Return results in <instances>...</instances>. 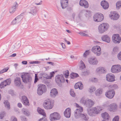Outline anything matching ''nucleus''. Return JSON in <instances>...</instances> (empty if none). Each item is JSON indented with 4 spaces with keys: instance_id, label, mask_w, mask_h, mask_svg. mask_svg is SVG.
I'll list each match as a JSON object with an SVG mask.
<instances>
[{
    "instance_id": "obj_4",
    "label": "nucleus",
    "mask_w": 121,
    "mask_h": 121,
    "mask_svg": "<svg viewBox=\"0 0 121 121\" xmlns=\"http://www.w3.org/2000/svg\"><path fill=\"white\" fill-rule=\"evenodd\" d=\"M21 77L23 82H24L27 83L31 81V78L30 75L27 73L21 74Z\"/></svg>"
},
{
    "instance_id": "obj_21",
    "label": "nucleus",
    "mask_w": 121,
    "mask_h": 121,
    "mask_svg": "<svg viewBox=\"0 0 121 121\" xmlns=\"http://www.w3.org/2000/svg\"><path fill=\"white\" fill-rule=\"evenodd\" d=\"M117 105L115 103L110 104L108 107V109L110 111H114L116 109Z\"/></svg>"
},
{
    "instance_id": "obj_55",
    "label": "nucleus",
    "mask_w": 121,
    "mask_h": 121,
    "mask_svg": "<svg viewBox=\"0 0 121 121\" xmlns=\"http://www.w3.org/2000/svg\"><path fill=\"white\" fill-rule=\"evenodd\" d=\"M64 74L65 75V77L67 78L69 76V71L67 70H66Z\"/></svg>"
},
{
    "instance_id": "obj_56",
    "label": "nucleus",
    "mask_w": 121,
    "mask_h": 121,
    "mask_svg": "<svg viewBox=\"0 0 121 121\" xmlns=\"http://www.w3.org/2000/svg\"><path fill=\"white\" fill-rule=\"evenodd\" d=\"M79 34L81 36H87V34L82 32H79Z\"/></svg>"
},
{
    "instance_id": "obj_6",
    "label": "nucleus",
    "mask_w": 121,
    "mask_h": 121,
    "mask_svg": "<svg viewBox=\"0 0 121 121\" xmlns=\"http://www.w3.org/2000/svg\"><path fill=\"white\" fill-rule=\"evenodd\" d=\"M47 91L46 86L42 84L38 85L37 90V93L39 95H41L43 93Z\"/></svg>"
},
{
    "instance_id": "obj_25",
    "label": "nucleus",
    "mask_w": 121,
    "mask_h": 121,
    "mask_svg": "<svg viewBox=\"0 0 121 121\" xmlns=\"http://www.w3.org/2000/svg\"><path fill=\"white\" fill-rule=\"evenodd\" d=\"M101 4L103 8L104 9H107L109 6L108 3L105 0L102 1L101 2Z\"/></svg>"
},
{
    "instance_id": "obj_59",
    "label": "nucleus",
    "mask_w": 121,
    "mask_h": 121,
    "mask_svg": "<svg viewBox=\"0 0 121 121\" xmlns=\"http://www.w3.org/2000/svg\"><path fill=\"white\" fill-rule=\"evenodd\" d=\"M79 82L76 83L74 86L75 88L76 89L78 88L79 87Z\"/></svg>"
},
{
    "instance_id": "obj_52",
    "label": "nucleus",
    "mask_w": 121,
    "mask_h": 121,
    "mask_svg": "<svg viewBox=\"0 0 121 121\" xmlns=\"http://www.w3.org/2000/svg\"><path fill=\"white\" fill-rule=\"evenodd\" d=\"M5 113L4 112H3L0 114V119H2L3 118V117L5 116Z\"/></svg>"
},
{
    "instance_id": "obj_3",
    "label": "nucleus",
    "mask_w": 121,
    "mask_h": 121,
    "mask_svg": "<svg viewBox=\"0 0 121 121\" xmlns=\"http://www.w3.org/2000/svg\"><path fill=\"white\" fill-rule=\"evenodd\" d=\"M55 81L58 85L60 86H62V83L64 82V78L63 75H57L55 77Z\"/></svg>"
},
{
    "instance_id": "obj_49",
    "label": "nucleus",
    "mask_w": 121,
    "mask_h": 121,
    "mask_svg": "<svg viewBox=\"0 0 121 121\" xmlns=\"http://www.w3.org/2000/svg\"><path fill=\"white\" fill-rule=\"evenodd\" d=\"M89 51L88 50L86 51L83 54V56L84 57H86V56L89 55Z\"/></svg>"
},
{
    "instance_id": "obj_23",
    "label": "nucleus",
    "mask_w": 121,
    "mask_h": 121,
    "mask_svg": "<svg viewBox=\"0 0 121 121\" xmlns=\"http://www.w3.org/2000/svg\"><path fill=\"white\" fill-rule=\"evenodd\" d=\"M21 43L20 41H18L13 45L11 48L12 51H14L18 49L20 47Z\"/></svg>"
},
{
    "instance_id": "obj_19",
    "label": "nucleus",
    "mask_w": 121,
    "mask_h": 121,
    "mask_svg": "<svg viewBox=\"0 0 121 121\" xmlns=\"http://www.w3.org/2000/svg\"><path fill=\"white\" fill-rule=\"evenodd\" d=\"M79 4L80 5L85 8H88L89 6L88 2L85 0H81L79 2Z\"/></svg>"
},
{
    "instance_id": "obj_13",
    "label": "nucleus",
    "mask_w": 121,
    "mask_h": 121,
    "mask_svg": "<svg viewBox=\"0 0 121 121\" xmlns=\"http://www.w3.org/2000/svg\"><path fill=\"white\" fill-rule=\"evenodd\" d=\"M115 92L113 89L110 90L106 92L105 95L106 97L109 99H112L114 96Z\"/></svg>"
},
{
    "instance_id": "obj_36",
    "label": "nucleus",
    "mask_w": 121,
    "mask_h": 121,
    "mask_svg": "<svg viewBox=\"0 0 121 121\" xmlns=\"http://www.w3.org/2000/svg\"><path fill=\"white\" fill-rule=\"evenodd\" d=\"M5 106L6 108H7L8 109L10 108V104L9 102L7 100L5 101L4 102Z\"/></svg>"
},
{
    "instance_id": "obj_33",
    "label": "nucleus",
    "mask_w": 121,
    "mask_h": 121,
    "mask_svg": "<svg viewBox=\"0 0 121 121\" xmlns=\"http://www.w3.org/2000/svg\"><path fill=\"white\" fill-rule=\"evenodd\" d=\"M101 116L103 118L105 119L107 121L109 120V116L108 113L107 112H105L102 113L101 114Z\"/></svg>"
},
{
    "instance_id": "obj_18",
    "label": "nucleus",
    "mask_w": 121,
    "mask_h": 121,
    "mask_svg": "<svg viewBox=\"0 0 121 121\" xmlns=\"http://www.w3.org/2000/svg\"><path fill=\"white\" fill-rule=\"evenodd\" d=\"M68 0H60L61 6L63 9L65 8L68 6Z\"/></svg>"
},
{
    "instance_id": "obj_50",
    "label": "nucleus",
    "mask_w": 121,
    "mask_h": 121,
    "mask_svg": "<svg viewBox=\"0 0 121 121\" xmlns=\"http://www.w3.org/2000/svg\"><path fill=\"white\" fill-rule=\"evenodd\" d=\"M79 89L80 90H82L83 88V85L81 82H79Z\"/></svg>"
},
{
    "instance_id": "obj_47",
    "label": "nucleus",
    "mask_w": 121,
    "mask_h": 121,
    "mask_svg": "<svg viewBox=\"0 0 121 121\" xmlns=\"http://www.w3.org/2000/svg\"><path fill=\"white\" fill-rule=\"evenodd\" d=\"M70 95L72 96L73 97H74L75 96V94L72 90H70Z\"/></svg>"
},
{
    "instance_id": "obj_38",
    "label": "nucleus",
    "mask_w": 121,
    "mask_h": 121,
    "mask_svg": "<svg viewBox=\"0 0 121 121\" xmlns=\"http://www.w3.org/2000/svg\"><path fill=\"white\" fill-rule=\"evenodd\" d=\"M81 65L79 69L81 70L86 67L85 65L84 64L83 61L82 60H81L80 61Z\"/></svg>"
},
{
    "instance_id": "obj_41",
    "label": "nucleus",
    "mask_w": 121,
    "mask_h": 121,
    "mask_svg": "<svg viewBox=\"0 0 121 121\" xmlns=\"http://www.w3.org/2000/svg\"><path fill=\"white\" fill-rule=\"evenodd\" d=\"M87 99H86L84 98H82L80 100V102L81 103L85 105L86 104Z\"/></svg>"
},
{
    "instance_id": "obj_1",
    "label": "nucleus",
    "mask_w": 121,
    "mask_h": 121,
    "mask_svg": "<svg viewBox=\"0 0 121 121\" xmlns=\"http://www.w3.org/2000/svg\"><path fill=\"white\" fill-rule=\"evenodd\" d=\"M77 108L74 111V116L76 119H79L80 118L85 120L87 121L88 119V117L86 114H82L81 113L83 111V108L82 107L79 106L78 105Z\"/></svg>"
},
{
    "instance_id": "obj_53",
    "label": "nucleus",
    "mask_w": 121,
    "mask_h": 121,
    "mask_svg": "<svg viewBox=\"0 0 121 121\" xmlns=\"http://www.w3.org/2000/svg\"><path fill=\"white\" fill-rule=\"evenodd\" d=\"M119 118L118 116H116L113 119L112 121H119Z\"/></svg>"
},
{
    "instance_id": "obj_7",
    "label": "nucleus",
    "mask_w": 121,
    "mask_h": 121,
    "mask_svg": "<svg viewBox=\"0 0 121 121\" xmlns=\"http://www.w3.org/2000/svg\"><path fill=\"white\" fill-rule=\"evenodd\" d=\"M94 21L99 22L103 20L104 18L103 15L102 13H98L95 14L93 17Z\"/></svg>"
},
{
    "instance_id": "obj_43",
    "label": "nucleus",
    "mask_w": 121,
    "mask_h": 121,
    "mask_svg": "<svg viewBox=\"0 0 121 121\" xmlns=\"http://www.w3.org/2000/svg\"><path fill=\"white\" fill-rule=\"evenodd\" d=\"M16 10L15 8L12 7L9 9V13H13L15 12Z\"/></svg>"
},
{
    "instance_id": "obj_24",
    "label": "nucleus",
    "mask_w": 121,
    "mask_h": 121,
    "mask_svg": "<svg viewBox=\"0 0 121 121\" xmlns=\"http://www.w3.org/2000/svg\"><path fill=\"white\" fill-rule=\"evenodd\" d=\"M15 85L17 87H19L21 85V79L19 77H17L15 78L14 81Z\"/></svg>"
},
{
    "instance_id": "obj_62",
    "label": "nucleus",
    "mask_w": 121,
    "mask_h": 121,
    "mask_svg": "<svg viewBox=\"0 0 121 121\" xmlns=\"http://www.w3.org/2000/svg\"><path fill=\"white\" fill-rule=\"evenodd\" d=\"M11 119V120H12V121H17V119L16 117H12Z\"/></svg>"
},
{
    "instance_id": "obj_58",
    "label": "nucleus",
    "mask_w": 121,
    "mask_h": 121,
    "mask_svg": "<svg viewBox=\"0 0 121 121\" xmlns=\"http://www.w3.org/2000/svg\"><path fill=\"white\" fill-rule=\"evenodd\" d=\"M18 5L17 2H15L13 5V6L12 7L16 9V7L18 6Z\"/></svg>"
},
{
    "instance_id": "obj_40",
    "label": "nucleus",
    "mask_w": 121,
    "mask_h": 121,
    "mask_svg": "<svg viewBox=\"0 0 121 121\" xmlns=\"http://www.w3.org/2000/svg\"><path fill=\"white\" fill-rule=\"evenodd\" d=\"M70 77L71 78H74L78 76V74L76 73H72L70 74Z\"/></svg>"
},
{
    "instance_id": "obj_20",
    "label": "nucleus",
    "mask_w": 121,
    "mask_h": 121,
    "mask_svg": "<svg viewBox=\"0 0 121 121\" xmlns=\"http://www.w3.org/2000/svg\"><path fill=\"white\" fill-rule=\"evenodd\" d=\"M96 72L99 73H105L106 72V70L104 68L100 67L97 68L96 70Z\"/></svg>"
},
{
    "instance_id": "obj_46",
    "label": "nucleus",
    "mask_w": 121,
    "mask_h": 121,
    "mask_svg": "<svg viewBox=\"0 0 121 121\" xmlns=\"http://www.w3.org/2000/svg\"><path fill=\"white\" fill-rule=\"evenodd\" d=\"M95 90V88L94 86H92L89 89V92L90 93H91Z\"/></svg>"
},
{
    "instance_id": "obj_54",
    "label": "nucleus",
    "mask_w": 121,
    "mask_h": 121,
    "mask_svg": "<svg viewBox=\"0 0 121 121\" xmlns=\"http://www.w3.org/2000/svg\"><path fill=\"white\" fill-rule=\"evenodd\" d=\"M38 80V77L37 76V74H35V79L34 80V83H36L37 81Z\"/></svg>"
},
{
    "instance_id": "obj_27",
    "label": "nucleus",
    "mask_w": 121,
    "mask_h": 121,
    "mask_svg": "<svg viewBox=\"0 0 121 121\" xmlns=\"http://www.w3.org/2000/svg\"><path fill=\"white\" fill-rule=\"evenodd\" d=\"M58 91L57 89L55 88L52 89L51 91L50 95L51 97H55L58 94Z\"/></svg>"
},
{
    "instance_id": "obj_48",
    "label": "nucleus",
    "mask_w": 121,
    "mask_h": 121,
    "mask_svg": "<svg viewBox=\"0 0 121 121\" xmlns=\"http://www.w3.org/2000/svg\"><path fill=\"white\" fill-rule=\"evenodd\" d=\"M118 51V48L117 47H115L113 49V52L114 53H116Z\"/></svg>"
},
{
    "instance_id": "obj_63",
    "label": "nucleus",
    "mask_w": 121,
    "mask_h": 121,
    "mask_svg": "<svg viewBox=\"0 0 121 121\" xmlns=\"http://www.w3.org/2000/svg\"><path fill=\"white\" fill-rule=\"evenodd\" d=\"M38 121H47L45 118H42L40 119Z\"/></svg>"
},
{
    "instance_id": "obj_51",
    "label": "nucleus",
    "mask_w": 121,
    "mask_h": 121,
    "mask_svg": "<svg viewBox=\"0 0 121 121\" xmlns=\"http://www.w3.org/2000/svg\"><path fill=\"white\" fill-rule=\"evenodd\" d=\"M109 87H112L113 89H116L117 88L118 86L114 84L112 86V85L109 86Z\"/></svg>"
},
{
    "instance_id": "obj_34",
    "label": "nucleus",
    "mask_w": 121,
    "mask_h": 121,
    "mask_svg": "<svg viewBox=\"0 0 121 121\" xmlns=\"http://www.w3.org/2000/svg\"><path fill=\"white\" fill-rule=\"evenodd\" d=\"M103 90L102 89L99 88L95 92V94L97 96H99L102 94Z\"/></svg>"
},
{
    "instance_id": "obj_26",
    "label": "nucleus",
    "mask_w": 121,
    "mask_h": 121,
    "mask_svg": "<svg viewBox=\"0 0 121 121\" xmlns=\"http://www.w3.org/2000/svg\"><path fill=\"white\" fill-rule=\"evenodd\" d=\"M94 104V102L91 99H87L85 105L87 107L90 108L93 106Z\"/></svg>"
},
{
    "instance_id": "obj_37",
    "label": "nucleus",
    "mask_w": 121,
    "mask_h": 121,
    "mask_svg": "<svg viewBox=\"0 0 121 121\" xmlns=\"http://www.w3.org/2000/svg\"><path fill=\"white\" fill-rule=\"evenodd\" d=\"M22 112L23 114L26 116H29L30 115V113L26 109L23 108L22 109Z\"/></svg>"
},
{
    "instance_id": "obj_8",
    "label": "nucleus",
    "mask_w": 121,
    "mask_h": 121,
    "mask_svg": "<svg viewBox=\"0 0 121 121\" xmlns=\"http://www.w3.org/2000/svg\"><path fill=\"white\" fill-rule=\"evenodd\" d=\"M60 116L59 113L54 112L50 114L49 119L51 121H55L60 120Z\"/></svg>"
},
{
    "instance_id": "obj_29",
    "label": "nucleus",
    "mask_w": 121,
    "mask_h": 121,
    "mask_svg": "<svg viewBox=\"0 0 121 121\" xmlns=\"http://www.w3.org/2000/svg\"><path fill=\"white\" fill-rule=\"evenodd\" d=\"M102 40L107 43H109L110 42V38L107 35H103L101 37Z\"/></svg>"
},
{
    "instance_id": "obj_16",
    "label": "nucleus",
    "mask_w": 121,
    "mask_h": 121,
    "mask_svg": "<svg viewBox=\"0 0 121 121\" xmlns=\"http://www.w3.org/2000/svg\"><path fill=\"white\" fill-rule=\"evenodd\" d=\"M107 81L110 82H112L115 81V77L114 75L112 74H108L106 76Z\"/></svg>"
},
{
    "instance_id": "obj_17",
    "label": "nucleus",
    "mask_w": 121,
    "mask_h": 121,
    "mask_svg": "<svg viewBox=\"0 0 121 121\" xmlns=\"http://www.w3.org/2000/svg\"><path fill=\"white\" fill-rule=\"evenodd\" d=\"M109 16L112 19L114 20H117L119 17V15L114 12H111Z\"/></svg>"
},
{
    "instance_id": "obj_35",
    "label": "nucleus",
    "mask_w": 121,
    "mask_h": 121,
    "mask_svg": "<svg viewBox=\"0 0 121 121\" xmlns=\"http://www.w3.org/2000/svg\"><path fill=\"white\" fill-rule=\"evenodd\" d=\"M37 111L40 114L45 116L46 115L44 111L42 109L40 108H38L37 109Z\"/></svg>"
},
{
    "instance_id": "obj_5",
    "label": "nucleus",
    "mask_w": 121,
    "mask_h": 121,
    "mask_svg": "<svg viewBox=\"0 0 121 121\" xmlns=\"http://www.w3.org/2000/svg\"><path fill=\"white\" fill-rule=\"evenodd\" d=\"M43 105L45 109H50L52 108L54 105V104L51 102L50 99H48L44 101Z\"/></svg>"
},
{
    "instance_id": "obj_11",
    "label": "nucleus",
    "mask_w": 121,
    "mask_h": 121,
    "mask_svg": "<svg viewBox=\"0 0 121 121\" xmlns=\"http://www.w3.org/2000/svg\"><path fill=\"white\" fill-rule=\"evenodd\" d=\"M11 80L10 78L3 81L2 82L0 85V88L1 89L4 88L7 85H9L11 82Z\"/></svg>"
},
{
    "instance_id": "obj_42",
    "label": "nucleus",
    "mask_w": 121,
    "mask_h": 121,
    "mask_svg": "<svg viewBox=\"0 0 121 121\" xmlns=\"http://www.w3.org/2000/svg\"><path fill=\"white\" fill-rule=\"evenodd\" d=\"M9 68L7 67L1 70L0 71V74H1L4 72H6L9 69Z\"/></svg>"
},
{
    "instance_id": "obj_45",
    "label": "nucleus",
    "mask_w": 121,
    "mask_h": 121,
    "mask_svg": "<svg viewBox=\"0 0 121 121\" xmlns=\"http://www.w3.org/2000/svg\"><path fill=\"white\" fill-rule=\"evenodd\" d=\"M116 8L117 9H119L121 7V2L119 1L117 2L116 4Z\"/></svg>"
},
{
    "instance_id": "obj_64",
    "label": "nucleus",
    "mask_w": 121,
    "mask_h": 121,
    "mask_svg": "<svg viewBox=\"0 0 121 121\" xmlns=\"http://www.w3.org/2000/svg\"><path fill=\"white\" fill-rule=\"evenodd\" d=\"M64 40L69 45L70 44V42L69 41H68L65 38H64Z\"/></svg>"
},
{
    "instance_id": "obj_2",
    "label": "nucleus",
    "mask_w": 121,
    "mask_h": 121,
    "mask_svg": "<svg viewBox=\"0 0 121 121\" xmlns=\"http://www.w3.org/2000/svg\"><path fill=\"white\" fill-rule=\"evenodd\" d=\"M109 26L107 23H103L99 25L98 27V31L100 33H102L107 31Z\"/></svg>"
},
{
    "instance_id": "obj_12",
    "label": "nucleus",
    "mask_w": 121,
    "mask_h": 121,
    "mask_svg": "<svg viewBox=\"0 0 121 121\" xmlns=\"http://www.w3.org/2000/svg\"><path fill=\"white\" fill-rule=\"evenodd\" d=\"M112 39L113 42L115 43H119L121 41V38L118 34H115L112 36Z\"/></svg>"
},
{
    "instance_id": "obj_9",
    "label": "nucleus",
    "mask_w": 121,
    "mask_h": 121,
    "mask_svg": "<svg viewBox=\"0 0 121 121\" xmlns=\"http://www.w3.org/2000/svg\"><path fill=\"white\" fill-rule=\"evenodd\" d=\"M92 51L97 56H99L101 54V49L99 46L93 47L92 48Z\"/></svg>"
},
{
    "instance_id": "obj_10",
    "label": "nucleus",
    "mask_w": 121,
    "mask_h": 121,
    "mask_svg": "<svg viewBox=\"0 0 121 121\" xmlns=\"http://www.w3.org/2000/svg\"><path fill=\"white\" fill-rule=\"evenodd\" d=\"M121 71V66L119 65H113L111 68V71L112 73H117Z\"/></svg>"
},
{
    "instance_id": "obj_31",
    "label": "nucleus",
    "mask_w": 121,
    "mask_h": 121,
    "mask_svg": "<svg viewBox=\"0 0 121 121\" xmlns=\"http://www.w3.org/2000/svg\"><path fill=\"white\" fill-rule=\"evenodd\" d=\"M93 108L94 110V112L96 114L99 113L102 109L101 108L100 106H99L94 107Z\"/></svg>"
},
{
    "instance_id": "obj_22",
    "label": "nucleus",
    "mask_w": 121,
    "mask_h": 121,
    "mask_svg": "<svg viewBox=\"0 0 121 121\" xmlns=\"http://www.w3.org/2000/svg\"><path fill=\"white\" fill-rule=\"evenodd\" d=\"M22 101L23 104L25 105H29L28 100L27 97L25 95L22 97Z\"/></svg>"
},
{
    "instance_id": "obj_39",
    "label": "nucleus",
    "mask_w": 121,
    "mask_h": 121,
    "mask_svg": "<svg viewBox=\"0 0 121 121\" xmlns=\"http://www.w3.org/2000/svg\"><path fill=\"white\" fill-rule=\"evenodd\" d=\"M54 74V73L53 72H52L51 73L50 75L49 76L47 75V74H46V77H45L47 79H51L52 77L53 76V74Z\"/></svg>"
},
{
    "instance_id": "obj_15",
    "label": "nucleus",
    "mask_w": 121,
    "mask_h": 121,
    "mask_svg": "<svg viewBox=\"0 0 121 121\" xmlns=\"http://www.w3.org/2000/svg\"><path fill=\"white\" fill-rule=\"evenodd\" d=\"M23 17L22 15H19L11 23V24L14 25L20 22L22 19Z\"/></svg>"
},
{
    "instance_id": "obj_57",
    "label": "nucleus",
    "mask_w": 121,
    "mask_h": 121,
    "mask_svg": "<svg viewBox=\"0 0 121 121\" xmlns=\"http://www.w3.org/2000/svg\"><path fill=\"white\" fill-rule=\"evenodd\" d=\"M117 58L119 60H121V51L118 54Z\"/></svg>"
},
{
    "instance_id": "obj_60",
    "label": "nucleus",
    "mask_w": 121,
    "mask_h": 121,
    "mask_svg": "<svg viewBox=\"0 0 121 121\" xmlns=\"http://www.w3.org/2000/svg\"><path fill=\"white\" fill-rule=\"evenodd\" d=\"M97 79L95 78H92L91 80V81L92 82H97Z\"/></svg>"
},
{
    "instance_id": "obj_61",
    "label": "nucleus",
    "mask_w": 121,
    "mask_h": 121,
    "mask_svg": "<svg viewBox=\"0 0 121 121\" xmlns=\"http://www.w3.org/2000/svg\"><path fill=\"white\" fill-rule=\"evenodd\" d=\"M21 120L22 121H27V119L25 117H22Z\"/></svg>"
},
{
    "instance_id": "obj_32",
    "label": "nucleus",
    "mask_w": 121,
    "mask_h": 121,
    "mask_svg": "<svg viewBox=\"0 0 121 121\" xmlns=\"http://www.w3.org/2000/svg\"><path fill=\"white\" fill-rule=\"evenodd\" d=\"M87 111L88 113L91 116H94V114H95L93 108L91 109L90 108L88 109H87Z\"/></svg>"
},
{
    "instance_id": "obj_28",
    "label": "nucleus",
    "mask_w": 121,
    "mask_h": 121,
    "mask_svg": "<svg viewBox=\"0 0 121 121\" xmlns=\"http://www.w3.org/2000/svg\"><path fill=\"white\" fill-rule=\"evenodd\" d=\"M64 114L66 117H70L71 115L70 109L69 108H66L64 112Z\"/></svg>"
},
{
    "instance_id": "obj_44",
    "label": "nucleus",
    "mask_w": 121,
    "mask_h": 121,
    "mask_svg": "<svg viewBox=\"0 0 121 121\" xmlns=\"http://www.w3.org/2000/svg\"><path fill=\"white\" fill-rule=\"evenodd\" d=\"M89 73V71H87L84 72H82V76H84L88 75Z\"/></svg>"
},
{
    "instance_id": "obj_14",
    "label": "nucleus",
    "mask_w": 121,
    "mask_h": 121,
    "mask_svg": "<svg viewBox=\"0 0 121 121\" xmlns=\"http://www.w3.org/2000/svg\"><path fill=\"white\" fill-rule=\"evenodd\" d=\"M88 61L90 64L92 65H96L98 62L97 58L95 57H91L89 58Z\"/></svg>"
},
{
    "instance_id": "obj_30",
    "label": "nucleus",
    "mask_w": 121,
    "mask_h": 121,
    "mask_svg": "<svg viewBox=\"0 0 121 121\" xmlns=\"http://www.w3.org/2000/svg\"><path fill=\"white\" fill-rule=\"evenodd\" d=\"M38 11L37 9L35 6L31 7L30 9V12L29 13L34 15L37 13Z\"/></svg>"
}]
</instances>
